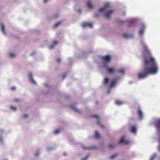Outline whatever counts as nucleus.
Listing matches in <instances>:
<instances>
[{
	"instance_id": "de8ad7c7",
	"label": "nucleus",
	"mask_w": 160,
	"mask_h": 160,
	"mask_svg": "<svg viewBox=\"0 0 160 160\" xmlns=\"http://www.w3.org/2000/svg\"><path fill=\"white\" fill-rule=\"evenodd\" d=\"M132 82H131V81H130V82H129V83L130 84H132Z\"/></svg>"
},
{
	"instance_id": "c85d7f7f",
	"label": "nucleus",
	"mask_w": 160,
	"mask_h": 160,
	"mask_svg": "<svg viewBox=\"0 0 160 160\" xmlns=\"http://www.w3.org/2000/svg\"><path fill=\"white\" fill-rule=\"evenodd\" d=\"M156 156V154L154 153L153 155H152L150 158V160H154L155 157Z\"/></svg>"
},
{
	"instance_id": "6ab92c4d",
	"label": "nucleus",
	"mask_w": 160,
	"mask_h": 160,
	"mask_svg": "<svg viewBox=\"0 0 160 160\" xmlns=\"http://www.w3.org/2000/svg\"><path fill=\"white\" fill-rule=\"evenodd\" d=\"M94 137L95 138L97 139H99L100 137V134L97 131H95V132Z\"/></svg>"
},
{
	"instance_id": "58836bf2",
	"label": "nucleus",
	"mask_w": 160,
	"mask_h": 160,
	"mask_svg": "<svg viewBox=\"0 0 160 160\" xmlns=\"http://www.w3.org/2000/svg\"><path fill=\"white\" fill-rule=\"evenodd\" d=\"M58 43V42L57 41H54V42H53V44L54 45H55L57 44V43Z\"/></svg>"
},
{
	"instance_id": "4be33fe9",
	"label": "nucleus",
	"mask_w": 160,
	"mask_h": 160,
	"mask_svg": "<svg viewBox=\"0 0 160 160\" xmlns=\"http://www.w3.org/2000/svg\"><path fill=\"white\" fill-rule=\"evenodd\" d=\"M117 71L119 73L121 74L122 75L124 74V70L123 69H122L121 70H118Z\"/></svg>"
},
{
	"instance_id": "c756f323",
	"label": "nucleus",
	"mask_w": 160,
	"mask_h": 160,
	"mask_svg": "<svg viewBox=\"0 0 160 160\" xmlns=\"http://www.w3.org/2000/svg\"><path fill=\"white\" fill-rule=\"evenodd\" d=\"M59 132H60V130L58 129H57L54 131V133L55 135H57V134H58V133H59Z\"/></svg>"
},
{
	"instance_id": "8fccbe9b",
	"label": "nucleus",
	"mask_w": 160,
	"mask_h": 160,
	"mask_svg": "<svg viewBox=\"0 0 160 160\" xmlns=\"http://www.w3.org/2000/svg\"><path fill=\"white\" fill-rule=\"evenodd\" d=\"M3 160H8L7 159H3Z\"/></svg>"
},
{
	"instance_id": "b1692460",
	"label": "nucleus",
	"mask_w": 160,
	"mask_h": 160,
	"mask_svg": "<svg viewBox=\"0 0 160 160\" xmlns=\"http://www.w3.org/2000/svg\"><path fill=\"white\" fill-rule=\"evenodd\" d=\"M115 146V145L112 144H109L108 145V148L110 149H113Z\"/></svg>"
},
{
	"instance_id": "f3484780",
	"label": "nucleus",
	"mask_w": 160,
	"mask_h": 160,
	"mask_svg": "<svg viewBox=\"0 0 160 160\" xmlns=\"http://www.w3.org/2000/svg\"><path fill=\"white\" fill-rule=\"evenodd\" d=\"M131 131L132 134L135 135L136 134V127L134 126H132L131 128Z\"/></svg>"
},
{
	"instance_id": "4468645a",
	"label": "nucleus",
	"mask_w": 160,
	"mask_h": 160,
	"mask_svg": "<svg viewBox=\"0 0 160 160\" xmlns=\"http://www.w3.org/2000/svg\"><path fill=\"white\" fill-rule=\"evenodd\" d=\"M29 78L30 81L31 83L34 84H36V82L33 78L31 72H30L29 73Z\"/></svg>"
},
{
	"instance_id": "2eb2a0df",
	"label": "nucleus",
	"mask_w": 160,
	"mask_h": 160,
	"mask_svg": "<svg viewBox=\"0 0 160 160\" xmlns=\"http://www.w3.org/2000/svg\"><path fill=\"white\" fill-rule=\"evenodd\" d=\"M138 19L137 18H132L130 19L129 21V26H131L133 24L135 23L137 21Z\"/></svg>"
},
{
	"instance_id": "f03ea898",
	"label": "nucleus",
	"mask_w": 160,
	"mask_h": 160,
	"mask_svg": "<svg viewBox=\"0 0 160 160\" xmlns=\"http://www.w3.org/2000/svg\"><path fill=\"white\" fill-rule=\"evenodd\" d=\"M101 62L98 64V67L100 68L105 69L109 74L114 73L116 71L114 66L109 67V65L111 57L110 55H106L100 57Z\"/></svg>"
},
{
	"instance_id": "aec40b11",
	"label": "nucleus",
	"mask_w": 160,
	"mask_h": 160,
	"mask_svg": "<svg viewBox=\"0 0 160 160\" xmlns=\"http://www.w3.org/2000/svg\"><path fill=\"white\" fill-rule=\"evenodd\" d=\"M87 5L88 7L89 8H91L92 7L91 4V2L90 0L88 1L87 2Z\"/></svg>"
},
{
	"instance_id": "7c9ffc66",
	"label": "nucleus",
	"mask_w": 160,
	"mask_h": 160,
	"mask_svg": "<svg viewBox=\"0 0 160 160\" xmlns=\"http://www.w3.org/2000/svg\"><path fill=\"white\" fill-rule=\"evenodd\" d=\"M10 108L12 109L13 111H16L17 110V108L16 107H13V106H11L10 107Z\"/></svg>"
},
{
	"instance_id": "473e14b6",
	"label": "nucleus",
	"mask_w": 160,
	"mask_h": 160,
	"mask_svg": "<svg viewBox=\"0 0 160 160\" xmlns=\"http://www.w3.org/2000/svg\"><path fill=\"white\" fill-rule=\"evenodd\" d=\"M59 16V14H56L53 16V18H58Z\"/></svg>"
},
{
	"instance_id": "cd10ccee",
	"label": "nucleus",
	"mask_w": 160,
	"mask_h": 160,
	"mask_svg": "<svg viewBox=\"0 0 160 160\" xmlns=\"http://www.w3.org/2000/svg\"><path fill=\"white\" fill-rule=\"evenodd\" d=\"M115 103L116 104H117L118 105H121L122 104V102H121L119 101H116L115 102Z\"/></svg>"
},
{
	"instance_id": "e433bc0d",
	"label": "nucleus",
	"mask_w": 160,
	"mask_h": 160,
	"mask_svg": "<svg viewBox=\"0 0 160 160\" xmlns=\"http://www.w3.org/2000/svg\"><path fill=\"white\" fill-rule=\"evenodd\" d=\"M36 52L35 51H34L32 52V53H31L30 55V56H32V55H33L34 54L36 53Z\"/></svg>"
},
{
	"instance_id": "79ce46f5",
	"label": "nucleus",
	"mask_w": 160,
	"mask_h": 160,
	"mask_svg": "<svg viewBox=\"0 0 160 160\" xmlns=\"http://www.w3.org/2000/svg\"><path fill=\"white\" fill-rule=\"evenodd\" d=\"M94 15L95 17H98L99 16V14L98 13H96Z\"/></svg>"
},
{
	"instance_id": "09e8293b",
	"label": "nucleus",
	"mask_w": 160,
	"mask_h": 160,
	"mask_svg": "<svg viewBox=\"0 0 160 160\" xmlns=\"http://www.w3.org/2000/svg\"><path fill=\"white\" fill-rule=\"evenodd\" d=\"M125 14H126V13H124V14H123V15H124Z\"/></svg>"
},
{
	"instance_id": "a878e982",
	"label": "nucleus",
	"mask_w": 160,
	"mask_h": 160,
	"mask_svg": "<svg viewBox=\"0 0 160 160\" xmlns=\"http://www.w3.org/2000/svg\"><path fill=\"white\" fill-rule=\"evenodd\" d=\"M90 155V153L88 154L84 158H82L81 160H87V159L89 157Z\"/></svg>"
},
{
	"instance_id": "0eeeda50",
	"label": "nucleus",
	"mask_w": 160,
	"mask_h": 160,
	"mask_svg": "<svg viewBox=\"0 0 160 160\" xmlns=\"http://www.w3.org/2000/svg\"><path fill=\"white\" fill-rule=\"evenodd\" d=\"M122 37L125 39L131 38L134 37V34H128L126 33H123L122 34Z\"/></svg>"
},
{
	"instance_id": "4c0bfd02",
	"label": "nucleus",
	"mask_w": 160,
	"mask_h": 160,
	"mask_svg": "<svg viewBox=\"0 0 160 160\" xmlns=\"http://www.w3.org/2000/svg\"><path fill=\"white\" fill-rule=\"evenodd\" d=\"M28 115L27 114L24 115L23 116V118H26L28 117Z\"/></svg>"
},
{
	"instance_id": "a211bd4d",
	"label": "nucleus",
	"mask_w": 160,
	"mask_h": 160,
	"mask_svg": "<svg viewBox=\"0 0 160 160\" xmlns=\"http://www.w3.org/2000/svg\"><path fill=\"white\" fill-rule=\"evenodd\" d=\"M56 147L54 146H51V147H49L47 148V151L48 152H50L52 150H53L56 148Z\"/></svg>"
},
{
	"instance_id": "7ed1b4c3",
	"label": "nucleus",
	"mask_w": 160,
	"mask_h": 160,
	"mask_svg": "<svg viewBox=\"0 0 160 160\" xmlns=\"http://www.w3.org/2000/svg\"><path fill=\"white\" fill-rule=\"evenodd\" d=\"M110 3L107 2L103 7L98 10V12L99 13H103L105 18L106 19H109L111 18V15L113 12V11L110 9Z\"/></svg>"
},
{
	"instance_id": "9d476101",
	"label": "nucleus",
	"mask_w": 160,
	"mask_h": 160,
	"mask_svg": "<svg viewBox=\"0 0 160 160\" xmlns=\"http://www.w3.org/2000/svg\"><path fill=\"white\" fill-rule=\"evenodd\" d=\"M145 28L146 26L144 25H142L141 28L138 32V34L139 36H142L143 35L144 33Z\"/></svg>"
},
{
	"instance_id": "20e7f679",
	"label": "nucleus",
	"mask_w": 160,
	"mask_h": 160,
	"mask_svg": "<svg viewBox=\"0 0 160 160\" xmlns=\"http://www.w3.org/2000/svg\"><path fill=\"white\" fill-rule=\"evenodd\" d=\"M118 80V78H113L112 79L111 82L110 84V86L108 87V90L107 92V94H109L111 91L112 88L114 87L116 82Z\"/></svg>"
},
{
	"instance_id": "423d86ee",
	"label": "nucleus",
	"mask_w": 160,
	"mask_h": 160,
	"mask_svg": "<svg viewBox=\"0 0 160 160\" xmlns=\"http://www.w3.org/2000/svg\"><path fill=\"white\" fill-rule=\"evenodd\" d=\"M81 147L83 149L85 150H92L96 149L97 148V146L94 145H93L89 147H86L83 144H82L81 145Z\"/></svg>"
},
{
	"instance_id": "6e6552de",
	"label": "nucleus",
	"mask_w": 160,
	"mask_h": 160,
	"mask_svg": "<svg viewBox=\"0 0 160 160\" xmlns=\"http://www.w3.org/2000/svg\"><path fill=\"white\" fill-rule=\"evenodd\" d=\"M82 27L84 28L86 27H89L90 28H92L93 27L91 23L90 22H84L83 23L81 24Z\"/></svg>"
},
{
	"instance_id": "1a4fd4ad",
	"label": "nucleus",
	"mask_w": 160,
	"mask_h": 160,
	"mask_svg": "<svg viewBox=\"0 0 160 160\" xmlns=\"http://www.w3.org/2000/svg\"><path fill=\"white\" fill-rule=\"evenodd\" d=\"M137 113L138 115L139 120H142L143 118V113L140 108H138V109Z\"/></svg>"
},
{
	"instance_id": "ddd939ff",
	"label": "nucleus",
	"mask_w": 160,
	"mask_h": 160,
	"mask_svg": "<svg viewBox=\"0 0 160 160\" xmlns=\"http://www.w3.org/2000/svg\"><path fill=\"white\" fill-rule=\"evenodd\" d=\"M4 132V130L2 129H0V144H2L4 142V139L2 138V134Z\"/></svg>"
},
{
	"instance_id": "c9c22d12",
	"label": "nucleus",
	"mask_w": 160,
	"mask_h": 160,
	"mask_svg": "<svg viewBox=\"0 0 160 160\" xmlns=\"http://www.w3.org/2000/svg\"><path fill=\"white\" fill-rule=\"evenodd\" d=\"M61 61V59L60 58H59L57 59V62L58 63H59Z\"/></svg>"
},
{
	"instance_id": "f257e3e1",
	"label": "nucleus",
	"mask_w": 160,
	"mask_h": 160,
	"mask_svg": "<svg viewBox=\"0 0 160 160\" xmlns=\"http://www.w3.org/2000/svg\"><path fill=\"white\" fill-rule=\"evenodd\" d=\"M140 43L145 53L143 56V70L140 71L138 75L139 79L147 78L149 75H154L158 72V65L155 60L150 53L145 41L141 39Z\"/></svg>"
},
{
	"instance_id": "ea45409f",
	"label": "nucleus",
	"mask_w": 160,
	"mask_h": 160,
	"mask_svg": "<svg viewBox=\"0 0 160 160\" xmlns=\"http://www.w3.org/2000/svg\"><path fill=\"white\" fill-rule=\"evenodd\" d=\"M16 87H12V88H11V89L12 90H13V91H14V90H15V89H16Z\"/></svg>"
},
{
	"instance_id": "dca6fc26",
	"label": "nucleus",
	"mask_w": 160,
	"mask_h": 160,
	"mask_svg": "<svg viewBox=\"0 0 160 160\" xmlns=\"http://www.w3.org/2000/svg\"><path fill=\"white\" fill-rule=\"evenodd\" d=\"M0 27H1V32H2L3 34L4 35H6V33L5 31H4V28L5 27L4 25L2 23H1L0 24Z\"/></svg>"
},
{
	"instance_id": "393cba45",
	"label": "nucleus",
	"mask_w": 160,
	"mask_h": 160,
	"mask_svg": "<svg viewBox=\"0 0 160 160\" xmlns=\"http://www.w3.org/2000/svg\"><path fill=\"white\" fill-rule=\"evenodd\" d=\"M61 23V22H59L56 23L54 26V27L56 28L59 26Z\"/></svg>"
},
{
	"instance_id": "412c9836",
	"label": "nucleus",
	"mask_w": 160,
	"mask_h": 160,
	"mask_svg": "<svg viewBox=\"0 0 160 160\" xmlns=\"http://www.w3.org/2000/svg\"><path fill=\"white\" fill-rule=\"evenodd\" d=\"M8 56L11 58H12L15 56V55L12 53H9L8 54Z\"/></svg>"
},
{
	"instance_id": "37998d69",
	"label": "nucleus",
	"mask_w": 160,
	"mask_h": 160,
	"mask_svg": "<svg viewBox=\"0 0 160 160\" xmlns=\"http://www.w3.org/2000/svg\"><path fill=\"white\" fill-rule=\"evenodd\" d=\"M44 86L46 87H48V86H49L48 85V84H47V83H45L44 84Z\"/></svg>"
},
{
	"instance_id": "f704fd0d",
	"label": "nucleus",
	"mask_w": 160,
	"mask_h": 160,
	"mask_svg": "<svg viewBox=\"0 0 160 160\" xmlns=\"http://www.w3.org/2000/svg\"><path fill=\"white\" fill-rule=\"evenodd\" d=\"M39 152L38 151H37L36 152L35 154V155L36 157H38V156L39 155Z\"/></svg>"
},
{
	"instance_id": "f8f14e48",
	"label": "nucleus",
	"mask_w": 160,
	"mask_h": 160,
	"mask_svg": "<svg viewBox=\"0 0 160 160\" xmlns=\"http://www.w3.org/2000/svg\"><path fill=\"white\" fill-rule=\"evenodd\" d=\"M70 107L72 110L77 113H81L82 112V110L77 108L74 105H71Z\"/></svg>"
},
{
	"instance_id": "2f4dec72",
	"label": "nucleus",
	"mask_w": 160,
	"mask_h": 160,
	"mask_svg": "<svg viewBox=\"0 0 160 160\" xmlns=\"http://www.w3.org/2000/svg\"><path fill=\"white\" fill-rule=\"evenodd\" d=\"M108 80H109V79L108 78H105L104 80V83L105 84H106L108 82Z\"/></svg>"
},
{
	"instance_id": "9b49d317",
	"label": "nucleus",
	"mask_w": 160,
	"mask_h": 160,
	"mask_svg": "<svg viewBox=\"0 0 160 160\" xmlns=\"http://www.w3.org/2000/svg\"><path fill=\"white\" fill-rule=\"evenodd\" d=\"M119 143L120 144H127L129 143V141H125L124 136H123L122 137L120 140Z\"/></svg>"
},
{
	"instance_id": "a18cd8bd",
	"label": "nucleus",
	"mask_w": 160,
	"mask_h": 160,
	"mask_svg": "<svg viewBox=\"0 0 160 160\" xmlns=\"http://www.w3.org/2000/svg\"><path fill=\"white\" fill-rule=\"evenodd\" d=\"M63 155L64 156H66V152L63 153Z\"/></svg>"
},
{
	"instance_id": "72a5a7b5",
	"label": "nucleus",
	"mask_w": 160,
	"mask_h": 160,
	"mask_svg": "<svg viewBox=\"0 0 160 160\" xmlns=\"http://www.w3.org/2000/svg\"><path fill=\"white\" fill-rule=\"evenodd\" d=\"M54 46L55 45L53 44H52L49 46V48L50 49H52L54 48Z\"/></svg>"
},
{
	"instance_id": "49530a36",
	"label": "nucleus",
	"mask_w": 160,
	"mask_h": 160,
	"mask_svg": "<svg viewBox=\"0 0 160 160\" xmlns=\"http://www.w3.org/2000/svg\"><path fill=\"white\" fill-rule=\"evenodd\" d=\"M48 0H44V2H46L48 1Z\"/></svg>"
},
{
	"instance_id": "c03bdc74",
	"label": "nucleus",
	"mask_w": 160,
	"mask_h": 160,
	"mask_svg": "<svg viewBox=\"0 0 160 160\" xmlns=\"http://www.w3.org/2000/svg\"><path fill=\"white\" fill-rule=\"evenodd\" d=\"M14 101L16 102H18L19 101V100L18 99H15Z\"/></svg>"
},
{
	"instance_id": "5701e85b",
	"label": "nucleus",
	"mask_w": 160,
	"mask_h": 160,
	"mask_svg": "<svg viewBox=\"0 0 160 160\" xmlns=\"http://www.w3.org/2000/svg\"><path fill=\"white\" fill-rule=\"evenodd\" d=\"M75 10L78 13H80L81 12V10L79 7L77 6L75 8Z\"/></svg>"
},
{
	"instance_id": "bb28decb",
	"label": "nucleus",
	"mask_w": 160,
	"mask_h": 160,
	"mask_svg": "<svg viewBox=\"0 0 160 160\" xmlns=\"http://www.w3.org/2000/svg\"><path fill=\"white\" fill-rule=\"evenodd\" d=\"M117 155V154H116L111 155L110 157V158L111 159H113L116 157Z\"/></svg>"
},
{
	"instance_id": "39448f33",
	"label": "nucleus",
	"mask_w": 160,
	"mask_h": 160,
	"mask_svg": "<svg viewBox=\"0 0 160 160\" xmlns=\"http://www.w3.org/2000/svg\"><path fill=\"white\" fill-rule=\"evenodd\" d=\"M92 117L93 118H95L97 119V124L102 128L104 129L105 128V126L100 123L101 119L100 117L97 115H92Z\"/></svg>"
},
{
	"instance_id": "a19ab883",
	"label": "nucleus",
	"mask_w": 160,
	"mask_h": 160,
	"mask_svg": "<svg viewBox=\"0 0 160 160\" xmlns=\"http://www.w3.org/2000/svg\"><path fill=\"white\" fill-rule=\"evenodd\" d=\"M66 74H64L63 75V76H62V79H64L66 78Z\"/></svg>"
}]
</instances>
